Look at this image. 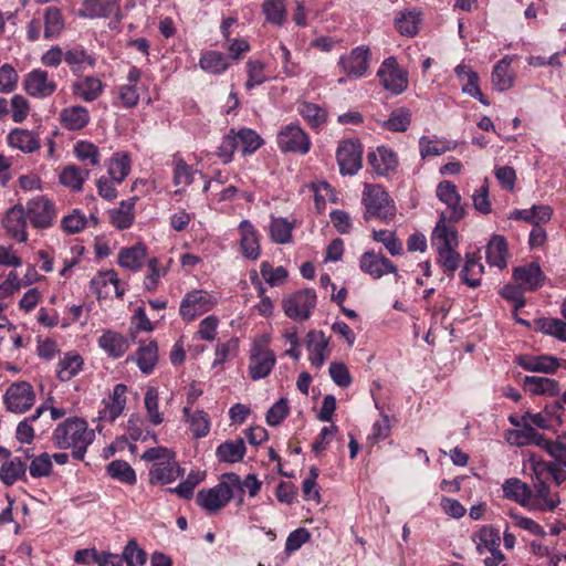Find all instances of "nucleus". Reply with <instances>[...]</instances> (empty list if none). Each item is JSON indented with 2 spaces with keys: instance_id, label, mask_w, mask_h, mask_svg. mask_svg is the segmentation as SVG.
<instances>
[{
  "instance_id": "obj_22",
  "label": "nucleus",
  "mask_w": 566,
  "mask_h": 566,
  "mask_svg": "<svg viewBox=\"0 0 566 566\" xmlns=\"http://www.w3.org/2000/svg\"><path fill=\"white\" fill-rule=\"evenodd\" d=\"M142 78V72L138 67L132 66L128 70L127 83L117 87V101L124 108H133L139 102L138 83Z\"/></svg>"
},
{
  "instance_id": "obj_20",
  "label": "nucleus",
  "mask_w": 566,
  "mask_h": 566,
  "mask_svg": "<svg viewBox=\"0 0 566 566\" xmlns=\"http://www.w3.org/2000/svg\"><path fill=\"white\" fill-rule=\"evenodd\" d=\"M546 276L536 262L517 266L513 270L514 282L525 292H533L539 289Z\"/></svg>"
},
{
  "instance_id": "obj_53",
  "label": "nucleus",
  "mask_w": 566,
  "mask_h": 566,
  "mask_svg": "<svg viewBox=\"0 0 566 566\" xmlns=\"http://www.w3.org/2000/svg\"><path fill=\"white\" fill-rule=\"evenodd\" d=\"M106 472L109 476L115 480L120 481L122 483L133 485L137 481L136 472L132 468V465L123 460H114L112 461L107 468Z\"/></svg>"
},
{
  "instance_id": "obj_60",
  "label": "nucleus",
  "mask_w": 566,
  "mask_h": 566,
  "mask_svg": "<svg viewBox=\"0 0 566 566\" xmlns=\"http://www.w3.org/2000/svg\"><path fill=\"white\" fill-rule=\"evenodd\" d=\"M75 157L85 166H97L101 154L96 145L91 142L80 140L74 145Z\"/></svg>"
},
{
  "instance_id": "obj_51",
  "label": "nucleus",
  "mask_w": 566,
  "mask_h": 566,
  "mask_svg": "<svg viewBox=\"0 0 566 566\" xmlns=\"http://www.w3.org/2000/svg\"><path fill=\"white\" fill-rule=\"evenodd\" d=\"M27 467L19 458L6 460L0 468V480L10 486L25 475Z\"/></svg>"
},
{
  "instance_id": "obj_19",
  "label": "nucleus",
  "mask_w": 566,
  "mask_h": 566,
  "mask_svg": "<svg viewBox=\"0 0 566 566\" xmlns=\"http://www.w3.org/2000/svg\"><path fill=\"white\" fill-rule=\"evenodd\" d=\"M329 339L324 332L312 329L305 336V346L311 365L319 369L329 356Z\"/></svg>"
},
{
  "instance_id": "obj_6",
  "label": "nucleus",
  "mask_w": 566,
  "mask_h": 566,
  "mask_svg": "<svg viewBox=\"0 0 566 566\" xmlns=\"http://www.w3.org/2000/svg\"><path fill=\"white\" fill-rule=\"evenodd\" d=\"M218 304V296L206 290H192L185 294L180 302L179 315L185 322H192L197 317L210 312Z\"/></svg>"
},
{
  "instance_id": "obj_47",
  "label": "nucleus",
  "mask_w": 566,
  "mask_h": 566,
  "mask_svg": "<svg viewBox=\"0 0 566 566\" xmlns=\"http://www.w3.org/2000/svg\"><path fill=\"white\" fill-rule=\"evenodd\" d=\"M126 431L129 438L134 441H157L156 433L147 428L145 420L137 413L129 416L126 424Z\"/></svg>"
},
{
  "instance_id": "obj_42",
  "label": "nucleus",
  "mask_w": 566,
  "mask_h": 566,
  "mask_svg": "<svg viewBox=\"0 0 566 566\" xmlns=\"http://www.w3.org/2000/svg\"><path fill=\"white\" fill-rule=\"evenodd\" d=\"M483 270L484 266L480 263L475 253H468L460 277L468 286L475 289L481 285Z\"/></svg>"
},
{
  "instance_id": "obj_56",
  "label": "nucleus",
  "mask_w": 566,
  "mask_h": 566,
  "mask_svg": "<svg viewBox=\"0 0 566 566\" xmlns=\"http://www.w3.org/2000/svg\"><path fill=\"white\" fill-rule=\"evenodd\" d=\"M235 137H238V147L243 155L253 154L263 145L261 136L251 128L239 129L235 132Z\"/></svg>"
},
{
  "instance_id": "obj_18",
  "label": "nucleus",
  "mask_w": 566,
  "mask_h": 566,
  "mask_svg": "<svg viewBox=\"0 0 566 566\" xmlns=\"http://www.w3.org/2000/svg\"><path fill=\"white\" fill-rule=\"evenodd\" d=\"M359 269L373 279H380L386 274L397 273L396 265L381 253L373 250L365 251L359 259Z\"/></svg>"
},
{
  "instance_id": "obj_35",
  "label": "nucleus",
  "mask_w": 566,
  "mask_h": 566,
  "mask_svg": "<svg viewBox=\"0 0 566 566\" xmlns=\"http://www.w3.org/2000/svg\"><path fill=\"white\" fill-rule=\"evenodd\" d=\"M128 360L135 361L142 373L149 375L158 360V347L155 340L140 344L134 356Z\"/></svg>"
},
{
  "instance_id": "obj_16",
  "label": "nucleus",
  "mask_w": 566,
  "mask_h": 566,
  "mask_svg": "<svg viewBox=\"0 0 566 566\" xmlns=\"http://www.w3.org/2000/svg\"><path fill=\"white\" fill-rule=\"evenodd\" d=\"M369 49L357 46L348 54L342 55L338 65L349 77L359 78L365 75L369 67Z\"/></svg>"
},
{
  "instance_id": "obj_63",
  "label": "nucleus",
  "mask_w": 566,
  "mask_h": 566,
  "mask_svg": "<svg viewBox=\"0 0 566 566\" xmlns=\"http://www.w3.org/2000/svg\"><path fill=\"white\" fill-rule=\"evenodd\" d=\"M119 557L123 558V564L126 563L127 566H144L147 562L146 552L139 547L135 539L127 542Z\"/></svg>"
},
{
  "instance_id": "obj_46",
  "label": "nucleus",
  "mask_w": 566,
  "mask_h": 566,
  "mask_svg": "<svg viewBox=\"0 0 566 566\" xmlns=\"http://www.w3.org/2000/svg\"><path fill=\"white\" fill-rule=\"evenodd\" d=\"M531 488L522 482L520 479L511 478L505 480L503 483V495L504 497L518 503L521 506L526 509Z\"/></svg>"
},
{
  "instance_id": "obj_36",
  "label": "nucleus",
  "mask_w": 566,
  "mask_h": 566,
  "mask_svg": "<svg viewBox=\"0 0 566 566\" xmlns=\"http://www.w3.org/2000/svg\"><path fill=\"white\" fill-rule=\"evenodd\" d=\"M517 364L525 370L545 374L555 373L559 367V360L549 355L520 356Z\"/></svg>"
},
{
  "instance_id": "obj_59",
  "label": "nucleus",
  "mask_w": 566,
  "mask_h": 566,
  "mask_svg": "<svg viewBox=\"0 0 566 566\" xmlns=\"http://www.w3.org/2000/svg\"><path fill=\"white\" fill-rule=\"evenodd\" d=\"M538 331L566 343V321L556 317H543L537 321Z\"/></svg>"
},
{
  "instance_id": "obj_38",
  "label": "nucleus",
  "mask_w": 566,
  "mask_h": 566,
  "mask_svg": "<svg viewBox=\"0 0 566 566\" xmlns=\"http://www.w3.org/2000/svg\"><path fill=\"white\" fill-rule=\"evenodd\" d=\"M172 182L178 188L175 193L180 195L193 180L198 171L188 165L182 158L175 157L172 160Z\"/></svg>"
},
{
  "instance_id": "obj_57",
  "label": "nucleus",
  "mask_w": 566,
  "mask_h": 566,
  "mask_svg": "<svg viewBox=\"0 0 566 566\" xmlns=\"http://www.w3.org/2000/svg\"><path fill=\"white\" fill-rule=\"evenodd\" d=\"M144 405L149 422L154 426L161 424L164 422V413L159 411V394L155 387L147 388Z\"/></svg>"
},
{
  "instance_id": "obj_33",
  "label": "nucleus",
  "mask_w": 566,
  "mask_h": 566,
  "mask_svg": "<svg viewBox=\"0 0 566 566\" xmlns=\"http://www.w3.org/2000/svg\"><path fill=\"white\" fill-rule=\"evenodd\" d=\"M523 387L533 396L556 397L560 391L555 379L538 376H526L523 380Z\"/></svg>"
},
{
  "instance_id": "obj_54",
  "label": "nucleus",
  "mask_w": 566,
  "mask_h": 566,
  "mask_svg": "<svg viewBox=\"0 0 566 566\" xmlns=\"http://www.w3.org/2000/svg\"><path fill=\"white\" fill-rule=\"evenodd\" d=\"M294 224L285 218H272L269 226L270 238L277 244H285L291 241Z\"/></svg>"
},
{
  "instance_id": "obj_50",
  "label": "nucleus",
  "mask_w": 566,
  "mask_h": 566,
  "mask_svg": "<svg viewBox=\"0 0 566 566\" xmlns=\"http://www.w3.org/2000/svg\"><path fill=\"white\" fill-rule=\"evenodd\" d=\"M64 61L71 67L73 73H81L84 71V66L88 65L93 67L95 65V57L91 55L83 48H73L64 53Z\"/></svg>"
},
{
  "instance_id": "obj_31",
  "label": "nucleus",
  "mask_w": 566,
  "mask_h": 566,
  "mask_svg": "<svg viewBox=\"0 0 566 566\" xmlns=\"http://www.w3.org/2000/svg\"><path fill=\"white\" fill-rule=\"evenodd\" d=\"M367 159L375 172L380 176H385L395 170L398 165L396 154L385 146L377 147L376 150L370 151Z\"/></svg>"
},
{
  "instance_id": "obj_21",
  "label": "nucleus",
  "mask_w": 566,
  "mask_h": 566,
  "mask_svg": "<svg viewBox=\"0 0 566 566\" xmlns=\"http://www.w3.org/2000/svg\"><path fill=\"white\" fill-rule=\"evenodd\" d=\"M23 87L29 95L45 98L55 92L56 83L49 78L46 71L35 69L25 76Z\"/></svg>"
},
{
  "instance_id": "obj_25",
  "label": "nucleus",
  "mask_w": 566,
  "mask_h": 566,
  "mask_svg": "<svg viewBox=\"0 0 566 566\" xmlns=\"http://www.w3.org/2000/svg\"><path fill=\"white\" fill-rule=\"evenodd\" d=\"M104 91V83L97 76H80L72 83L73 95L83 102L96 101Z\"/></svg>"
},
{
  "instance_id": "obj_37",
  "label": "nucleus",
  "mask_w": 566,
  "mask_h": 566,
  "mask_svg": "<svg viewBox=\"0 0 566 566\" xmlns=\"http://www.w3.org/2000/svg\"><path fill=\"white\" fill-rule=\"evenodd\" d=\"M137 198L132 197L127 200L120 201L118 207L109 211L111 223L118 230L128 229L135 219L134 208Z\"/></svg>"
},
{
  "instance_id": "obj_1",
  "label": "nucleus",
  "mask_w": 566,
  "mask_h": 566,
  "mask_svg": "<svg viewBox=\"0 0 566 566\" xmlns=\"http://www.w3.org/2000/svg\"><path fill=\"white\" fill-rule=\"evenodd\" d=\"M95 440V431L88 428L85 419L71 417L59 423L52 433V441L59 449H71L72 457L83 460L87 448Z\"/></svg>"
},
{
  "instance_id": "obj_43",
  "label": "nucleus",
  "mask_w": 566,
  "mask_h": 566,
  "mask_svg": "<svg viewBox=\"0 0 566 566\" xmlns=\"http://www.w3.org/2000/svg\"><path fill=\"white\" fill-rule=\"evenodd\" d=\"M146 254L147 251L143 244L122 249L118 253V264L124 269L137 271L142 268Z\"/></svg>"
},
{
  "instance_id": "obj_55",
  "label": "nucleus",
  "mask_w": 566,
  "mask_h": 566,
  "mask_svg": "<svg viewBox=\"0 0 566 566\" xmlns=\"http://www.w3.org/2000/svg\"><path fill=\"white\" fill-rule=\"evenodd\" d=\"M476 549L480 554L500 551V533L492 526H483L476 535Z\"/></svg>"
},
{
  "instance_id": "obj_11",
  "label": "nucleus",
  "mask_w": 566,
  "mask_h": 566,
  "mask_svg": "<svg viewBox=\"0 0 566 566\" xmlns=\"http://www.w3.org/2000/svg\"><path fill=\"white\" fill-rule=\"evenodd\" d=\"M3 400L10 412L23 413L33 406L35 394L29 382L19 381L9 386L3 396Z\"/></svg>"
},
{
  "instance_id": "obj_12",
  "label": "nucleus",
  "mask_w": 566,
  "mask_h": 566,
  "mask_svg": "<svg viewBox=\"0 0 566 566\" xmlns=\"http://www.w3.org/2000/svg\"><path fill=\"white\" fill-rule=\"evenodd\" d=\"M233 497L230 483L220 482L211 489H203L197 493V503L208 513H214L224 507Z\"/></svg>"
},
{
  "instance_id": "obj_14",
  "label": "nucleus",
  "mask_w": 566,
  "mask_h": 566,
  "mask_svg": "<svg viewBox=\"0 0 566 566\" xmlns=\"http://www.w3.org/2000/svg\"><path fill=\"white\" fill-rule=\"evenodd\" d=\"M127 386L117 384L113 392L101 402L97 420L101 422H114L125 410L127 403Z\"/></svg>"
},
{
  "instance_id": "obj_24",
  "label": "nucleus",
  "mask_w": 566,
  "mask_h": 566,
  "mask_svg": "<svg viewBox=\"0 0 566 566\" xmlns=\"http://www.w3.org/2000/svg\"><path fill=\"white\" fill-rule=\"evenodd\" d=\"M97 344L108 357L114 359L123 357L130 346L126 336L113 329L104 331L98 337Z\"/></svg>"
},
{
  "instance_id": "obj_52",
  "label": "nucleus",
  "mask_w": 566,
  "mask_h": 566,
  "mask_svg": "<svg viewBox=\"0 0 566 566\" xmlns=\"http://www.w3.org/2000/svg\"><path fill=\"white\" fill-rule=\"evenodd\" d=\"M93 284L96 287L98 297L108 296L111 294H115L116 296L123 295V291L119 290L117 274L114 271L101 273L93 280Z\"/></svg>"
},
{
  "instance_id": "obj_3",
  "label": "nucleus",
  "mask_w": 566,
  "mask_h": 566,
  "mask_svg": "<svg viewBox=\"0 0 566 566\" xmlns=\"http://www.w3.org/2000/svg\"><path fill=\"white\" fill-rule=\"evenodd\" d=\"M142 460L150 462L149 483L154 485H165L178 480L184 474L176 460V453L166 447H155L147 449L142 454Z\"/></svg>"
},
{
  "instance_id": "obj_28",
  "label": "nucleus",
  "mask_w": 566,
  "mask_h": 566,
  "mask_svg": "<svg viewBox=\"0 0 566 566\" xmlns=\"http://www.w3.org/2000/svg\"><path fill=\"white\" fill-rule=\"evenodd\" d=\"M7 143L11 148L24 154L34 153L41 146L39 135L24 128H13L10 130L7 136Z\"/></svg>"
},
{
  "instance_id": "obj_26",
  "label": "nucleus",
  "mask_w": 566,
  "mask_h": 566,
  "mask_svg": "<svg viewBox=\"0 0 566 566\" xmlns=\"http://www.w3.org/2000/svg\"><path fill=\"white\" fill-rule=\"evenodd\" d=\"M119 11L118 0H83L78 15L87 19H105L117 14Z\"/></svg>"
},
{
  "instance_id": "obj_44",
  "label": "nucleus",
  "mask_w": 566,
  "mask_h": 566,
  "mask_svg": "<svg viewBox=\"0 0 566 566\" xmlns=\"http://www.w3.org/2000/svg\"><path fill=\"white\" fill-rule=\"evenodd\" d=\"M189 424V430L195 439H201L209 434L211 429V420L209 415L203 410H190L189 415H184Z\"/></svg>"
},
{
  "instance_id": "obj_40",
  "label": "nucleus",
  "mask_w": 566,
  "mask_h": 566,
  "mask_svg": "<svg viewBox=\"0 0 566 566\" xmlns=\"http://www.w3.org/2000/svg\"><path fill=\"white\" fill-rule=\"evenodd\" d=\"M199 66L206 73L221 75L230 67V62L228 57L219 51H207L201 54Z\"/></svg>"
},
{
  "instance_id": "obj_64",
  "label": "nucleus",
  "mask_w": 566,
  "mask_h": 566,
  "mask_svg": "<svg viewBox=\"0 0 566 566\" xmlns=\"http://www.w3.org/2000/svg\"><path fill=\"white\" fill-rule=\"evenodd\" d=\"M264 70L265 64L260 60H249L247 62V90H252L255 86L261 85L268 81V76L265 75Z\"/></svg>"
},
{
  "instance_id": "obj_62",
  "label": "nucleus",
  "mask_w": 566,
  "mask_h": 566,
  "mask_svg": "<svg viewBox=\"0 0 566 566\" xmlns=\"http://www.w3.org/2000/svg\"><path fill=\"white\" fill-rule=\"evenodd\" d=\"M411 123V113L401 107L391 112L388 119L384 120L381 126L391 132H406Z\"/></svg>"
},
{
  "instance_id": "obj_39",
  "label": "nucleus",
  "mask_w": 566,
  "mask_h": 566,
  "mask_svg": "<svg viewBox=\"0 0 566 566\" xmlns=\"http://www.w3.org/2000/svg\"><path fill=\"white\" fill-rule=\"evenodd\" d=\"M43 39L54 40L60 36L64 29V19L61 10L56 7H48L43 11Z\"/></svg>"
},
{
  "instance_id": "obj_5",
  "label": "nucleus",
  "mask_w": 566,
  "mask_h": 566,
  "mask_svg": "<svg viewBox=\"0 0 566 566\" xmlns=\"http://www.w3.org/2000/svg\"><path fill=\"white\" fill-rule=\"evenodd\" d=\"M363 205L366 219L388 220L395 216V206L388 193L379 185H365Z\"/></svg>"
},
{
  "instance_id": "obj_7",
  "label": "nucleus",
  "mask_w": 566,
  "mask_h": 566,
  "mask_svg": "<svg viewBox=\"0 0 566 566\" xmlns=\"http://www.w3.org/2000/svg\"><path fill=\"white\" fill-rule=\"evenodd\" d=\"M310 136L297 124H289L277 133V146L284 153L305 155L311 149Z\"/></svg>"
},
{
  "instance_id": "obj_58",
  "label": "nucleus",
  "mask_w": 566,
  "mask_h": 566,
  "mask_svg": "<svg viewBox=\"0 0 566 566\" xmlns=\"http://www.w3.org/2000/svg\"><path fill=\"white\" fill-rule=\"evenodd\" d=\"M420 13L416 11L401 12L395 20L398 32L405 36H415L419 31Z\"/></svg>"
},
{
  "instance_id": "obj_2",
  "label": "nucleus",
  "mask_w": 566,
  "mask_h": 566,
  "mask_svg": "<svg viewBox=\"0 0 566 566\" xmlns=\"http://www.w3.org/2000/svg\"><path fill=\"white\" fill-rule=\"evenodd\" d=\"M446 219V214H442L437 222L432 232L431 244L437 252V263L452 279L462 258L455 250L459 243L458 231L454 227L447 224Z\"/></svg>"
},
{
  "instance_id": "obj_34",
  "label": "nucleus",
  "mask_w": 566,
  "mask_h": 566,
  "mask_svg": "<svg viewBox=\"0 0 566 566\" xmlns=\"http://www.w3.org/2000/svg\"><path fill=\"white\" fill-rule=\"evenodd\" d=\"M247 452L243 438L226 440L216 449V457L222 463H238L242 461Z\"/></svg>"
},
{
  "instance_id": "obj_27",
  "label": "nucleus",
  "mask_w": 566,
  "mask_h": 566,
  "mask_svg": "<svg viewBox=\"0 0 566 566\" xmlns=\"http://www.w3.org/2000/svg\"><path fill=\"white\" fill-rule=\"evenodd\" d=\"M27 218L25 211L21 206H13L8 210L3 219L4 229L20 243L28 241Z\"/></svg>"
},
{
  "instance_id": "obj_61",
  "label": "nucleus",
  "mask_w": 566,
  "mask_h": 566,
  "mask_svg": "<svg viewBox=\"0 0 566 566\" xmlns=\"http://www.w3.org/2000/svg\"><path fill=\"white\" fill-rule=\"evenodd\" d=\"M262 11L269 23L282 25L286 19V9L283 0H264Z\"/></svg>"
},
{
  "instance_id": "obj_29",
  "label": "nucleus",
  "mask_w": 566,
  "mask_h": 566,
  "mask_svg": "<svg viewBox=\"0 0 566 566\" xmlns=\"http://www.w3.org/2000/svg\"><path fill=\"white\" fill-rule=\"evenodd\" d=\"M83 366L84 360L78 353L74 350L63 353L56 364V377L61 381H69L80 374Z\"/></svg>"
},
{
  "instance_id": "obj_23",
  "label": "nucleus",
  "mask_w": 566,
  "mask_h": 566,
  "mask_svg": "<svg viewBox=\"0 0 566 566\" xmlns=\"http://www.w3.org/2000/svg\"><path fill=\"white\" fill-rule=\"evenodd\" d=\"M240 250L242 255L249 260H256L260 256L259 232L249 220H242L239 224Z\"/></svg>"
},
{
  "instance_id": "obj_45",
  "label": "nucleus",
  "mask_w": 566,
  "mask_h": 566,
  "mask_svg": "<svg viewBox=\"0 0 566 566\" xmlns=\"http://www.w3.org/2000/svg\"><path fill=\"white\" fill-rule=\"evenodd\" d=\"M90 170L81 169L74 165L66 166L60 174V182L73 191H81L83 184L88 179Z\"/></svg>"
},
{
  "instance_id": "obj_30",
  "label": "nucleus",
  "mask_w": 566,
  "mask_h": 566,
  "mask_svg": "<svg viewBox=\"0 0 566 566\" xmlns=\"http://www.w3.org/2000/svg\"><path fill=\"white\" fill-rule=\"evenodd\" d=\"M512 57L505 55L493 67L491 83L499 92H505L514 85L515 73L511 67Z\"/></svg>"
},
{
  "instance_id": "obj_17",
  "label": "nucleus",
  "mask_w": 566,
  "mask_h": 566,
  "mask_svg": "<svg viewBox=\"0 0 566 566\" xmlns=\"http://www.w3.org/2000/svg\"><path fill=\"white\" fill-rule=\"evenodd\" d=\"M560 503L558 494H553L545 481L534 482L530 490L526 509L528 511L553 512Z\"/></svg>"
},
{
  "instance_id": "obj_48",
  "label": "nucleus",
  "mask_w": 566,
  "mask_h": 566,
  "mask_svg": "<svg viewBox=\"0 0 566 566\" xmlns=\"http://www.w3.org/2000/svg\"><path fill=\"white\" fill-rule=\"evenodd\" d=\"M130 171V159L126 153H116L107 164V172L113 181L122 184Z\"/></svg>"
},
{
  "instance_id": "obj_49",
  "label": "nucleus",
  "mask_w": 566,
  "mask_h": 566,
  "mask_svg": "<svg viewBox=\"0 0 566 566\" xmlns=\"http://www.w3.org/2000/svg\"><path fill=\"white\" fill-rule=\"evenodd\" d=\"M297 112L312 128H319L327 120V112L314 103L301 102Z\"/></svg>"
},
{
  "instance_id": "obj_10",
  "label": "nucleus",
  "mask_w": 566,
  "mask_h": 566,
  "mask_svg": "<svg viewBox=\"0 0 566 566\" xmlns=\"http://www.w3.org/2000/svg\"><path fill=\"white\" fill-rule=\"evenodd\" d=\"M336 159L342 175H356L363 166L360 143L354 139L340 142L336 150Z\"/></svg>"
},
{
  "instance_id": "obj_4",
  "label": "nucleus",
  "mask_w": 566,
  "mask_h": 566,
  "mask_svg": "<svg viewBox=\"0 0 566 566\" xmlns=\"http://www.w3.org/2000/svg\"><path fill=\"white\" fill-rule=\"evenodd\" d=\"M270 337L261 335L253 339L249 350L248 376L256 381L266 378L276 364V356L269 346Z\"/></svg>"
},
{
  "instance_id": "obj_32",
  "label": "nucleus",
  "mask_w": 566,
  "mask_h": 566,
  "mask_svg": "<svg viewBox=\"0 0 566 566\" xmlns=\"http://www.w3.org/2000/svg\"><path fill=\"white\" fill-rule=\"evenodd\" d=\"M91 116L86 107L73 105L65 107L60 113V123L67 130H80L86 127Z\"/></svg>"
},
{
  "instance_id": "obj_9",
  "label": "nucleus",
  "mask_w": 566,
  "mask_h": 566,
  "mask_svg": "<svg viewBox=\"0 0 566 566\" xmlns=\"http://www.w3.org/2000/svg\"><path fill=\"white\" fill-rule=\"evenodd\" d=\"M377 76L384 88L395 95L401 94L408 87V73L399 67L394 56L385 59L377 72Z\"/></svg>"
},
{
  "instance_id": "obj_41",
  "label": "nucleus",
  "mask_w": 566,
  "mask_h": 566,
  "mask_svg": "<svg viewBox=\"0 0 566 566\" xmlns=\"http://www.w3.org/2000/svg\"><path fill=\"white\" fill-rule=\"evenodd\" d=\"M486 261L491 266L503 269L507 263V244L502 235H493L486 245Z\"/></svg>"
},
{
  "instance_id": "obj_8",
  "label": "nucleus",
  "mask_w": 566,
  "mask_h": 566,
  "mask_svg": "<svg viewBox=\"0 0 566 566\" xmlns=\"http://www.w3.org/2000/svg\"><path fill=\"white\" fill-rule=\"evenodd\" d=\"M316 306V294L311 289L298 291L283 300V310L287 317L306 321Z\"/></svg>"
},
{
  "instance_id": "obj_13",
  "label": "nucleus",
  "mask_w": 566,
  "mask_h": 566,
  "mask_svg": "<svg viewBox=\"0 0 566 566\" xmlns=\"http://www.w3.org/2000/svg\"><path fill=\"white\" fill-rule=\"evenodd\" d=\"M24 211L31 224L36 229L50 228L56 218L54 203L43 196L28 201Z\"/></svg>"
},
{
  "instance_id": "obj_15",
  "label": "nucleus",
  "mask_w": 566,
  "mask_h": 566,
  "mask_svg": "<svg viewBox=\"0 0 566 566\" xmlns=\"http://www.w3.org/2000/svg\"><path fill=\"white\" fill-rule=\"evenodd\" d=\"M437 198L447 206L448 218L451 222H458L465 216V208L461 203V196L457 186L449 181L443 180L438 184L436 189Z\"/></svg>"
}]
</instances>
